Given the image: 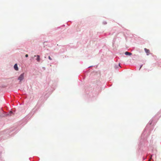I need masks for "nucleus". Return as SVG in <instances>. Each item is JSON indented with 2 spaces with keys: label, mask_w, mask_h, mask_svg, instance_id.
I'll use <instances>...</instances> for the list:
<instances>
[{
  "label": "nucleus",
  "mask_w": 161,
  "mask_h": 161,
  "mask_svg": "<svg viewBox=\"0 0 161 161\" xmlns=\"http://www.w3.org/2000/svg\"><path fill=\"white\" fill-rule=\"evenodd\" d=\"M24 73H23L20 75L19 76V77L18 79L20 81H21L24 79Z\"/></svg>",
  "instance_id": "1"
},
{
  "label": "nucleus",
  "mask_w": 161,
  "mask_h": 161,
  "mask_svg": "<svg viewBox=\"0 0 161 161\" xmlns=\"http://www.w3.org/2000/svg\"><path fill=\"white\" fill-rule=\"evenodd\" d=\"M144 50L146 53H147V55H148L149 53H150V51L149 50L147 49L146 48H144Z\"/></svg>",
  "instance_id": "2"
},
{
  "label": "nucleus",
  "mask_w": 161,
  "mask_h": 161,
  "mask_svg": "<svg viewBox=\"0 0 161 161\" xmlns=\"http://www.w3.org/2000/svg\"><path fill=\"white\" fill-rule=\"evenodd\" d=\"M14 68L16 70H18L17 64H14Z\"/></svg>",
  "instance_id": "3"
},
{
  "label": "nucleus",
  "mask_w": 161,
  "mask_h": 161,
  "mask_svg": "<svg viewBox=\"0 0 161 161\" xmlns=\"http://www.w3.org/2000/svg\"><path fill=\"white\" fill-rule=\"evenodd\" d=\"M35 57H36V60L38 62H39L40 61V56L39 55H37L36 56L35 55Z\"/></svg>",
  "instance_id": "4"
},
{
  "label": "nucleus",
  "mask_w": 161,
  "mask_h": 161,
  "mask_svg": "<svg viewBox=\"0 0 161 161\" xmlns=\"http://www.w3.org/2000/svg\"><path fill=\"white\" fill-rule=\"evenodd\" d=\"M125 54L126 55H132V53H131L128 52H126L125 53Z\"/></svg>",
  "instance_id": "5"
},
{
  "label": "nucleus",
  "mask_w": 161,
  "mask_h": 161,
  "mask_svg": "<svg viewBox=\"0 0 161 161\" xmlns=\"http://www.w3.org/2000/svg\"><path fill=\"white\" fill-rule=\"evenodd\" d=\"M48 58L49 59H50V60H52V59L50 57V56H48Z\"/></svg>",
  "instance_id": "6"
},
{
  "label": "nucleus",
  "mask_w": 161,
  "mask_h": 161,
  "mask_svg": "<svg viewBox=\"0 0 161 161\" xmlns=\"http://www.w3.org/2000/svg\"><path fill=\"white\" fill-rule=\"evenodd\" d=\"M152 155H151V157H150V159H149V160L148 161H150L151 159V158H152Z\"/></svg>",
  "instance_id": "7"
},
{
  "label": "nucleus",
  "mask_w": 161,
  "mask_h": 161,
  "mask_svg": "<svg viewBox=\"0 0 161 161\" xmlns=\"http://www.w3.org/2000/svg\"><path fill=\"white\" fill-rule=\"evenodd\" d=\"M25 56L26 57H28V55L27 54H26L25 55Z\"/></svg>",
  "instance_id": "8"
},
{
  "label": "nucleus",
  "mask_w": 161,
  "mask_h": 161,
  "mask_svg": "<svg viewBox=\"0 0 161 161\" xmlns=\"http://www.w3.org/2000/svg\"><path fill=\"white\" fill-rule=\"evenodd\" d=\"M142 65H141V67H140V68L139 69H141V68H142Z\"/></svg>",
  "instance_id": "9"
},
{
  "label": "nucleus",
  "mask_w": 161,
  "mask_h": 161,
  "mask_svg": "<svg viewBox=\"0 0 161 161\" xmlns=\"http://www.w3.org/2000/svg\"><path fill=\"white\" fill-rule=\"evenodd\" d=\"M12 113V111H10V113Z\"/></svg>",
  "instance_id": "10"
}]
</instances>
